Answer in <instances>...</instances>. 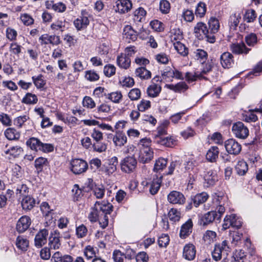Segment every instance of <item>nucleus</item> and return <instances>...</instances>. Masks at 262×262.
I'll return each instance as SVG.
<instances>
[{"label":"nucleus","instance_id":"22","mask_svg":"<svg viewBox=\"0 0 262 262\" xmlns=\"http://www.w3.org/2000/svg\"><path fill=\"white\" fill-rule=\"evenodd\" d=\"M209 31L206 25L202 22L198 23L194 28L195 35L199 39L203 38V36L207 34Z\"/></svg>","mask_w":262,"mask_h":262},{"label":"nucleus","instance_id":"32","mask_svg":"<svg viewBox=\"0 0 262 262\" xmlns=\"http://www.w3.org/2000/svg\"><path fill=\"white\" fill-rule=\"evenodd\" d=\"M186 81L188 83H191L197 80V79H207V78L202 75L200 72H187L185 73V77Z\"/></svg>","mask_w":262,"mask_h":262},{"label":"nucleus","instance_id":"11","mask_svg":"<svg viewBox=\"0 0 262 262\" xmlns=\"http://www.w3.org/2000/svg\"><path fill=\"white\" fill-rule=\"evenodd\" d=\"M49 231L46 229L40 230L36 234L34 238V245L37 248H40L47 242Z\"/></svg>","mask_w":262,"mask_h":262},{"label":"nucleus","instance_id":"64","mask_svg":"<svg viewBox=\"0 0 262 262\" xmlns=\"http://www.w3.org/2000/svg\"><path fill=\"white\" fill-rule=\"evenodd\" d=\"M88 231L87 228L83 224L76 227V234L78 238H83L86 236Z\"/></svg>","mask_w":262,"mask_h":262},{"label":"nucleus","instance_id":"62","mask_svg":"<svg viewBox=\"0 0 262 262\" xmlns=\"http://www.w3.org/2000/svg\"><path fill=\"white\" fill-rule=\"evenodd\" d=\"M48 161L47 159L43 157H39L35 161V167L39 170H42L45 166H47Z\"/></svg>","mask_w":262,"mask_h":262},{"label":"nucleus","instance_id":"31","mask_svg":"<svg viewBox=\"0 0 262 262\" xmlns=\"http://www.w3.org/2000/svg\"><path fill=\"white\" fill-rule=\"evenodd\" d=\"M219 149L216 146L211 147L206 154V159L211 162H214L218 158Z\"/></svg>","mask_w":262,"mask_h":262},{"label":"nucleus","instance_id":"25","mask_svg":"<svg viewBox=\"0 0 262 262\" xmlns=\"http://www.w3.org/2000/svg\"><path fill=\"white\" fill-rule=\"evenodd\" d=\"M15 244L16 248L19 250L25 252L28 250L29 241L26 237L23 235H19L16 237Z\"/></svg>","mask_w":262,"mask_h":262},{"label":"nucleus","instance_id":"40","mask_svg":"<svg viewBox=\"0 0 262 262\" xmlns=\"http://www.w3.org/2000/svg\"><path fill=\"white\" fill-rule=\"evenodd\" d=\"M208 199V195L206 192H202L196 194L193 199V202L195 207H198L200 204L205 202Z\"/></svg>","mask_w":262,"mask_h":262},{"label":"nucleus","instance_id":"4","mask_svg":"<svg viewBox=\"0 0 262 262\" xmlns=\"http://www.w3.org/2000/svg\"><path fill=\"white\" fill-rule=\"evenodd\" d=\"M232 131L235 136L239 139H246L249 135V129L244 124L240 121L234 123Z\"/></svg>","mask_w":262,"mask_h":262},{"label":"nucleus","instance_id":"56","mask_svg":"<svg viewBox=\"0 0 262 262\" xmlns=\"http://www.w3.org/2000/svg\"><path fill=\"white\" fill-rule=\"evenodd\" d=\"M20 19L21 23L26 26H29L34 24V20L33 18L29 14L24 13L20 15Z\"/></svg>","mask_w":262,"mask_h":262},{"label":"nucleus","instance_id":"30","mask_svg":"<svg viewBox=\"0 0 262 262\" xmlns=\"http://www.w3.org/2000/svg\"><path fill=\"white\" fill-rule=\"evenodd\" d=\"M146 14V11L143 8L139 7L134 12V20L138 22L143 21L145 20Z\"/></svg>","mask_w":262,"mask_h":262},{"label":"nucleus","instance_id":"60","mask_svg":"<svg viewBox=\"0 0 262 262\" xmlns=\"http://www.w3.org/2000/svg\"><path fill=\"white\" fill-rule=\"evenodd\" d=\"M256 17L255 11L253 9H249L246 11L244 19L247 23H251L254 21Z\"/></svg>","mask_w":262,"mask_h":262},{"label":"nucleus","instance_id":"35","mask_svg":"<svg viewBox=\"0 0 262 262\" xmlns=\"http://www.w3.org/2000/svg\"><path fill=\"white\" fill-rule=\"evenodd\" d=\"M32 79L37 89L41 90L46 84V80L44 79L43 76L41 74L32 76Z\"/></svg>","mask_w":262,"mask_h":262},{"label":"nucleus","instance_id":"33","mask_svg":"<svg viewBox=\"0 0 262 262\" xmlns=\"http://www.w3.org/2000/svg\"><path fill=\"white\" fill-rule=\"evenodd\" d=\"M38 98L37 96L31 93H27L21 100L23 103L27 105H34L37 103Z\"/></svg>","mask_w":262,"mask_h":262},{"label":"nucleus","instance_id":"3","mask_svg":"<svg viewBox=\"0 0 262 262\" xmlns=\"http://www.w3.org/2000/svg\"><path fill=\"white\" fill-rule=\"evenodd\" d=\"M137 165V161L133 156L124 158L120 163L121 169L127 173L133 172Z\"/></svg>","mask_w":262,"mask_h":262},{"label":"nucleus","instance_id":"43","mask_svg":"<svg viewBox=\"0 0 262 262\" xmlns=\"http://www.w3.org/2000/svg\"><path fill=\"white\" fill-rule=\"evenodd\" d=\"M135 74L141 79H148L151 77V72L144 67L137 68Z\"/></svg>","mask_w":262,"mask_h":262},{"label":"nucleus","instance_id":"8","mask_svg":"<svg viewBox=\"0 0 262 262\" xmlns=\"http://www.w3.org/2000/svg\"><path fill=\"white\" fill-rule=\"evenodd\" d=\"M39 41L41 46H46L49 43L53 46H57L61 43L59 36L44 34L39 38Z\"/></svg>","mask_w":262,"mask_h":262},{"label":"nucleus","instance_id":"45","mask_svg":"<svg viewBox=\"0 0 262 262\" xmlns=\"http://www.w3.org/2000/svg\"><path fill=\"white\" fill-rule=\"evenodd\" d=\"M248 165L244 160L239 161L235 166L236 172L241 176L244 175L248 171Z\"/></svg>","mask_w":262,"mask_h":262},{"label":"nucleus","instance_id":"28","mask_svg":"<svg viewBox=\"0 0 262 262\" xmlns=\"http://www.w3.org/2000/svg\"><path fill=\"white\" fill-rule=\"evenodd\" d=\"M166 86L169 90L176 93L184 92L188 89V85L184 81L179 82L176 84H167Z\"/></svg>","mask_w":262,"mask_h":262},{"label":"nucleus","instance_id":"16","mask_svg":"<svg viewBox=\"0 0 262 262\" xmlns=\"http://www.w3.org/2000/svg\"><path fill=\"white\" fill-rule=\"evenodd\" d=\"M220 63L224 69L230 68L234 64L233 56L228 52H224L220 56Z\"/></svg>","mask_w":262,"mask_h":262},{"label":"nucleus","instance_id":"38","mask_svg":"<svg viewBox=\"0 0 262 262\" xmlns=\"http://www.w3.org/2000/svg\"><path fill=\"white\" fill-rule=\"evenodd\" d=\"M241 19V14L235 13L232 14L229 18V25L231 29L235 30L238 25Z\"/></svg>","mask_w":262,"mask_h":262},{"label":"nucleus","instance_id":"34","mask_svg":"<svg viewBox=\"0 0 262 262\" xmlns=\"http://www.w3.org/2000/svg\"><path fill=\"white\" fill-rule=\"evenodd\" d=\"M66 20H57L51 25V29L54 32H63L67 28L66 24Z\"/></svg>","mask_w":262,"mask_h":262},{"label":"nucleus","instance_id":"57","mask_svg":"<svg viewBox=\"0 0 262 262\" xmlns=\"http://www.w3.org/2000/svg\"><path fill=\"white\" fill-rule=\"evenodd\" d=\"M169 220L173 222H178L181 218V213L177 209L171 208L168 212Z\"/></svg>","mask_w":262,"mask_h":262},{"label":"nucleus","instance_id":"48","mask_svg":"<svg viewBox=\"0 0 262 262\" xmlns=\"http://www.w3.org/2000/svg\"><path fill=\"white\" fill-rule=\"evenodd\" d=\"M206 10V5L203 2H200L196 6L195 14L196 17L202 18L205 15Z\"/></svg>","mask_w":262,"mask_h":262},{"label":"nucleus","instance_id":"50","mask_svg":"<svg viewBox=\"0 0 262 262\" xmlns=\"http://www.w3.org/2000/svg\"><path fill=\"white\" fill-rule=\"evenodd\" d=\"M216 234L214 231L207 230L203 235V239L207 244H210L216 240Z\"/></svg>","mask_w":262,"mask_h":262},{"label":"nucleus","instance_id":"49","mask_svg":"<svg viewBox=\"0 0 262 262\" xmlns=\"http://www.w3.org/2000/svg\"><path fill=\"white\" fill-rule=\"evenodd\" d=\"M107 147V144L105 142H102L101 141L94 142L92 144L93 151L99 153L105 151Z\"/></svg>","mask_w":262,"mask_h":262},{"label":"nucleus","instance_id":"37","mask_svg":"<svg viewBox=\"0 0 262 262\" xmlns=\"http://www.w3.org/2000/svg\"><path fill=\"white\" fill-rule=\"evenodd\" d=\"M41 144V142L37 138L34 137L30 138L26 142L27 145L32 150L35 151L39 150Z\"/></svg>","mask_w":262,"mask_h":262},{"label":"nucleus","instance_id":"36","mask_svg":"<svg viewBox=\"0 0 262 262\" xmlns=\"http://www.w3.org/2000/svg\"><path fill=\"white\" fill-rule=\"evenodd\" d=\"M216 60L214 58H211L204 64H202L203 67L201 69V72H200V73L202 74V75L203 76L204 74H207L208 73L211 71L212 68L215 65H216Z\"/></svg>","mask_w":262,"mask_h":262},{"label":"nucleus","instance_id":"1","mask_svg":"<svg viewBox=\"0 0 262 262\" xmlns=\"http://www.w3.org/2000/svg\"><path fill=\"white\" fill-rule=\"evenodd\" d=\"M231 248L229 245V242L223 241L221 244L215 245L212 255L213 259L215 261L220 260L222 256L226 258L231 251Z\"/></svg>","mask_w":262,"mask_h":262},{"label":"nucleus","instance_id":"39","mask_svg":"<svg viewBox=\"0 0 262 262\" xmlns=\"http://www.w3.org/2000/svg\"><path fill=\"white\" fill-rule=\"evenodd\" d=\"M195 58L201 63L204 64L208 58V53L203 49H198L194 52Z\"/></svg>","mask_w":262,"mask_h":262},{"label":"nucleus","instance_id":"19","mask_svg":"<svg viewBox=\"0 0 262 262\" xmlns=\"http://www.w3.org/2000/svg\"><path fill=\"white\" fill-rule=\"evenodd\" d=\"M196 254V250L195 246L191 244L186 245L183 248V257L188 260H193Z\"/></svg>","mask_w":262,"mask_h":262},{"label":"nucleus","instance_id":"21","mask_svg":"<svg viewBox=\"0 0 262 262\" xmlns=\"http://www.w3.org/2000/svg\"><path fill=\"white\" fill-rule=\"evenodd\" d=\"M192 222L189 219L182 225L180 231V237L182 239L188 237L192 232Z\"/></svg>","mask_w":262,"mask_h":262},{"label":"nucleus","instance_id":"63","mask_svg":"<svg viewBox=\"0 0 262 262\" xmlns=\"http://www.w3.org/2000/svg\"><path fill=\"white\" fill-rule=\"evenodd\" d=\"M29 119V117L27 115L20 116L14 120V124L18 128L22 127L24 123Z\"/></svg>","mask_w":262,"mask_h":262},{"label":"nucleus","instance_id":"42","mask_svg":"<svg viewBox=\"0 0 262 262\" xmlns=\"http://www.w3.org/2000/svg\"><path fill=\"white\" fill-rule=\"evenodd\" d=\"M209 30L211 33H215L217 32L220 28V23L219 20L215 17H211L208 21Z\"/></svg>","mask_w":262,"mask_h":262},{"label":"nucleus","instance_id":"27","mask_svg":"<svg viewBox=\"0 0 262 262\" xmlns=\"http://www.w3.org/2000/svg\"><path fill=\"white\" fill-rule=\"evenodd\" d=\"M131 60L126 55L121 54L117 57V63L121 68L127 69L130 66Z\"/></svg>","mask_w":262,"mask_h":262},{"label":"nucleus","instance_id":"23","mask_svg":"<svg viewBox=\"0 0 262 262\" xmlns=\"http://www.w3.org/2000/svg\"><path fill=\"white\" fill-rule=\"evenodd\" d=\"M89 19L88 17L83 13L79 16L74 21V25L77 30H82L89 24Z\"/></svg>","mask_w":262,"mask_h":262},{"label":"nucleus","instance_id":"12","mask_svg":"<svg viewBox=\"0 0 262 262\" xmlns=\"http://www.w3.org/2000/svg\"><path fill=\"white\" fill-rule=\"evenodd\" d=\"M167 200L170 204L182 205L185 202V198L182 193L173 190L168 194Z\"/></svg>","mask_w":262,"mask_h":262},{"label":"nucleus","instance_id":"14","mask_svg":"<svg viewBox=\"0 0 262 262\" xmlns=\"http://www.w3.org/2000/svg\"><path fill=\"white\" fill-rule=\"evenodd\" d=\"M222 216L216 211H211L203 215L200 218V224L203 226L207 225L212 222L216 219L220 220Z\"/></svg>","mask_w":262,"mask_h":262},{"label":"nucleus","instance_id":"46","mask_svg":"<svg viewBox=\"0 0 262 262\" xmlns=\"http://www.w3.org/2000/svg\"><path fill=\"white\" fill-rule=\"evenodd\" d=\"M167 164V159L163 158H159L156 160L154 167V171L158 172L164 169Z\"/></svg>","mask_w":262,"mask_h":262},{"label":"nucleus","instance_id":"59","mask_svg":"<svg viewBox=\"0 0 262 262\" xmlns=\"http://www.w3.org/2000/svg\"><path fill=\"white\" fill-rule=\"evenodd\" d=\"M6 155L10 154L14 157L20 155L23 152V149L18 146H13L4 151Z\"/></svg>","mask_w":262,"mask_h":262},{"label":"nucleus","instance_id":"9","mask_svg":"<svg viewBox=\"0 0 262 262\" xmlns=\"http://www.w3.org/2000/svg\"><path fill=\"white\" fill-rule=\"evenodd\" d=\"M225 147L226 151L231 155L238 154L242 149L241 144L235 139H230L225 142Z\"/></svg>","mask_w":262,"mask_h":262},{"label":"nucleus","instance_id":"47","mask_svg":"<svg viewBox=\"0 0 262 262\" xmlns=\"http://www.w3.org/2000/svg\"><path fill=\"white\" fill-rule=\"evenodd\" d=\"M96 251H97L96 248H94L92 246L88 245L84 248L83 253L86 258L88 259H90L97 257L96 256Z\"/></svg>","mask_w":262,"mask_h":262},{"label":"nucleus","instance_id":"26","mask_svg":"<svg viewBox=\"0 0 262 262\" xmlns=\"http://www.w3.org/2000/svg\"><path fill=\"white\" fill-rule=\"evenodd\" d=\"M35 200L31 195H27L22 198L21 205L23 209L25 211L31 210L35 206Z\"/></svg>","mask_w":262,"mask_h":262},{"label":"nucleus","instance_id":"13","mask_svg":"<svg viewBox=\"0 0 262 262\" xmlns=\"http://www.w3.org/2000/svg\"><path fill=\"white\" fill-rule=\"evenodd\" d=\"M48 245L49 248L52 250H58L61 246L60 240V233L57 230L51 233L49 238Z\"/></svg>","mask_w":262,"mask_h":262},{"label":"nucleus","instance_id":"51","mask_svg":"<svg viewBox=\"0 0 262 262\" xmlns=\"http://www.w3.org/2000/svg\"><path fill=\"white\" fill-rule=\"evenodd\" d=\"M173 45L175 50L182 56H185L188 54V49L180 41L174 42Z\"/></svg>","mask_w":262,"mask_h":262},{"label":"nucleus","instance_id":"20","mask_svg":"<svg viewBox=\"0 0 262 262\" xmlns=\"http://www.w3.org/2000/svg\"><path fill=\"white\" fill-rule=\"evenodd\" d=\"M123 35V37L128 42H130L131 41H135L137 38V32L130 25H126L124 27Z\"/></svg>","mask_w":262,"mask_h":262},{"label":"nucleus","instance_id":"44","mask_svg":"<svg viewBox=\"0 0 262 262\" xmlns=\"http://www.w3.org/2000/svg\"><path fill=\"white\" fill-rule=\"evenodd\" d=\"M84 78L90 82H95L99 79V75L94 70H90L85 71Z\"/></svg>","mask_w":262,"mask_h":262},{"label":"nucleus","instance_id":"6","mask_svg":"<svg viewBox=\"0 0 262 262\" xmlns=\"http://www.w3.org/2000/svg\"><path fill=\"white\" fill-rule=\"evenodd\" d=\"M212 198V202L214 206L216 207V209L217 210L220 216H222L225 211L224 206L227 202V196L221 193H215L213 195Z\"/></svg>","mask_w":262,"mask_h":262},{"label":"nucleus","instance_id":"15","mask_svg":"<svg viewBox=\"0 0 262 262\" xmlns=\"http://www.w3.org/2000/svg\"><path fill=\"white\" fill-rule=\"evenodd\" d=\"M31 224V221L28 216H22L17 221L16 230L19 233H23L27 230Z\"/></svg>","mask_w":262,"mask_h":262},{"label":"nucleus","instance_id":"17","mask_svg":"<svg viewBox=\"0 0 262 262\" xmlns=\"http://www.w3.org/2000/svg\"><path fill=\"white\" fill-rule=\"evenodd\" d=\"M230 50L233 54H247L251 50L250 48L246 47L244 42L232 43L230 46Z\"/></svg>","mask_w":262,"mask_h":262},{"label":"nucleus","instance_id":"5","mask_svg":"<svg viewBox=\"0 0 262 262\" xmlns=\"http://www.w3.org/2000/svg\"><path fill=\"white\" fill-rule=\"evenodd\" d=\"M114 6L115 12L124 14L129 12L133 8L131 0H116Z\"/></svg>","mask_w":262,"mask_h":262},{"label":"nucleus","instance_id":"41","mask_svg":"<svg viewBox=\"0 0 262 262\" xmlns=\"http://www.w3.org/2000/svg\"><path fill=\"white\" fill-rule=\"evenodd\" d=\"M161 91V87L160 85L153 83L147 88V93L148 96L154 98L158 96Z\"/></svg>","mask_w":262,"mask_h":262},{"label":"nucleus","instance_id":"52","mask_svg":"<svg viewBox=\"0 0 262 262\" xmlns=\"http://www.w3.org/2000/svg\"><path fill=\"white\" fill-rule=\"evenodd\" d=\"M183 39V34L182 31L179 29H172L170 31V40L174 42H179Z\"/></svg>","mask_w":262,"mask_h":262},{"label":"nucleus","instance_id":"55","mask_svg":"<svg viewBox=\"0 0 262 262\" xmlns=\"http://www.w3.org/2000/svg\"><path fill=\"white\" fill-rule=\"evenodd\" d=\"M107 98L114 103H119L122 99V95L120 91H116L108 94Z\"/></svg>","mask_w":262,"mask_h":262},{"label":"nucleus","instance_id":"61","mask_svg":"<svg viewBox=\"0 0 262 262\" xmlns=\"http://www.w3.org/2000/svg\"><path fill=\"white\" fill-rule=\"evenodd\" d=\"M204 179L205 181L209 186L214 185L215 182L217 181L216 174L212 171H209L208 174L205 176Z\"/></svg>","mask_w":262,"mask_h":262},{"label":"nucleus","instance_id":"10","mask_svg":"<svg viewBox=\"0 0 262 262\" xmlns=\"http://www.w3.org/2000/svg\"><path fill=\"white\" fill-rule=\"evenodd\" d=\"M154 158V151L149 146L140 147L139 160L143 163L148 162Z\"/></svg>","mask_w":262,"mask_h":262},{"label":"nucleus","instance_id":"29","mask_svg":"<svg viewBox=\"0 0 262 262\" xmlns=\"http://www.w3.org/2000/svg\"><path fill=\"white\" fill-rule=\"evenodd\" d=\"M95 204H98V208L100 211H101L104 215H107L108 214H110L112 211L113 205L112 204L107 202H96Z\"/></svg>","mask_w":262,"mask_h":262},{"label":"nucleus","instance_id":"24","mask_svg":"<svg viewBox=\"0 0 262 262\" xmlns=\"http://www.w3.org/2000/svg\"><path fill=\"white\" fill-rule=\"evenodd\" d=\"M162 178L161 175L159 176L156 175V178H154L152 181L150 182L149 190L151 194L154 195L159 191L162 181Z\"/></svg>","mask_w":262,"mask_h":262},{"label":"nucleus","instance_id":"53","mask_svg":"<svg viewBox=\"0 0 262 262\" xmlns=\"http://www.w3.org/2000/svg\"><path fill=\"white\" fill-rule=\"evenodd\" d=\"M100 215V212L98 208V204H95L94 207L92 209L88 218L91 222H96L99 216Z\"/></svg>","mask_w":262,"mask_h":262},{"label":"nucleus","instance_id":"2","mask_svg":"<svg viewBox=\"0 0 262 262\" xmlns=\"http://www.w3.org/2000/svg\"><path fill=\"white\" fill-rule=\"evenodd\" d=\"M243 222L242 219L234 214L226 215L224 220L223 228L225 230L232 227L236 229L241 228Z\"/></svg>","mask_w":262,"mask_h":262},{"label":"nucleus","instance_id":"7","mask_svg":"<svg viewBox=\"0 0 262 262\" xmlns=\"http://www.w3.org/2000/svg\"><path fill=\"white\" fill-rule=\"evenodd\" d=\"M88 168V163L82 159H76L71 162V170L76 174H79L85 172Z\"/></svg>","mask_w":262,"mask_h":262},{"label":"nucleus","instance_id":"58","mask_svg":"<svg viewBox=\"0 0 262 262\" xmlns=\"http://www.w3.org/2000/svg\"><path fill=\"white\" fill-rule=\"evenodd\" d=\"M141 96V91L138 88L131 89L128 93V96L132 101L138 100L140 98Z\"/></svg>","mask_w":262,"mask_h":262},{"label":"nucleus","instance_id":"54","mask_svg":"<svg viewBox=\"0 0 262 262\" xmlns=\"http://www.w3.org/2000/svg\"><path fill=\"white\" fill-rule=\"evenodd\" d=\"M5 137L9 140H16L19 138V134L13 128H8L5 131Z\"/></svg>","mask_w":262,"mask_h":262},{"label":"nucleus","instance_id":"18","mask_svg":"<svg viewBox=\"0 0 262 262\" xmlns=\"http://www.w3.org/2000/svg\"><path fill=\"white\" fill-rule=\"evenodd\" d=\"M113 142L116 146L122 147L127 142V137L122 131H116L113 137Z\"/></svg>","mask_w":262,"mask_h":262}]
</instances>
